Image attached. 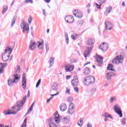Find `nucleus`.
<instances>
[{
  "instance_id": "obj_55",
  "label": "nucleus",
  "mask_w": 127,
  "mask_h": 127,
  "mask_svg": "<svg viewBox=\"0 0 127 127\" xmlns=\"http://www.w3.org/2000/svg\"><path fill=\"white\" fill-rule=\"evenodd\" d=\"M96 90H97V88H96V87H94L91 89V91L92 92H95Z\"/></svg>"
},
{
  "instance_id": "obj_9",
  "label": "nucleus",
  "mask_w": 127,
  "mask_h": 127,
  "mask_svg": "<svg viewBox=\"0 0 127 127\" xmlns=\"http://www.w3.org/2000/svg\"><path fill=\"white\" fill-rule=\"evenodd\" d=\"M105 29L106 30H112L114 28V25L111 23V22L105 21Z\"/></svg>"
},
{
  "instance_id": "obj_41",
  "label": "nucleus",
  "mask_w": 127,
  "mask_h": 127,
  "mask_svg": "<svg viewBox=\"0 0 127 127\" xmlns=\"http://www.w3.org/2000/svg\"><path fill=\"white\" fill-rule=\"evenodd\" d=\"M99 4H103L104 2H106V0H97Z\"/></svg>"
},
{
  "instance_id": "obj_20",
  "label": "nucleus",
  "mask_w": 127,
  "mask_h": 127,
  "mask_svg": "<svg viewBox=\"0 0 127 127\" xmlns=\"http://www.w3.org/2000/svg\"><path fill=\"white\" fill-rule=\"evenodd\" d=\"M91 72V70H90V68L89 67H85L83 69V74L85 75V76H88L89 74H90Z\"/></svg>"
},
{
  "instance_id": "obj_43",
  "label": "nucleus",
  "mask_w": 127,
  "mask_h": 127,
  "mask_svg": "<svg viewBox=\"0 0 127 127\" xmlns=\"http://www.w3.org/2000/svg\"><path fill=\"white\" fill-rule=\"evenodd\" d=\"M16 73H20V66L19 65H18L17 66V69H16Z\"/></svg>"
},
{
  "instance_id": "obj_26",
  "label": "nucleus",
  "mask_w": 127,
  "mask_h": 127,
  "mask_svg": "<svg viewBox=\"0 0 127 127\" xmlns=\"http://www.w3.org/2000/svg\"><path fill=\"white\" fill-rule=\"evenodd\" d=\"M29 48L31 49V50H34L35 49V42H31L30 44V46L29 47Z\"/></svg>"
},
{
  "instance_id": "obj_51",
  "label": "nucleus",
  "mask_w": 127,
  "mask_h": 127,
  "mask_svg": "<svg viewBox=\"0 0 127 127\" xmlns=\"http://www.w3.org/2000/svg\"><path fill=\"white\" fill-rule=\"evenodd\" d=\"M71 37L73 40H76V39H77V37H76V36L74 35H71Z\"/></svg>"
},
{
  "instance_id": "obj_29",
  "label": "nucleus",
  "mask_w": 127,
  "mask_h": 127,
  "mask_svg": "<svg viewBox=\"0 0 127 127\" xmlns=\"http://www.w3.org/2000/svg\"><path fill=\"white\" fill-rule=\"evenodd\" d=\"M16 112H12L11 110H9L5 113V115H16Z\"/></svg>"
},
{
  "instance_id": "obj_23",
  "label": "nucleus",
  "mask_w": 127,
  "mask_h": 127,
  "mask_svg": "<svg viewBox=\"0 0 127 127\" xmlns=\"http://www.w3.org/2000/svg\"><path fill=\"white\" fill-rule=\"evenodd\" d=\"M14 83H15V81H14V80H12V79H8V85L9 86V87H12L13 86Z\"/></svg>"
},
{
  "instance_id": "obj_12",
  "label": "nucleus",
  "mask_w": 127,
  "mask_h": 127,
  "mask_svg": "<svg viewBox=\"0 0 127 127\" xmlns=\"http://www.w3.org/2000/svg\"><path fill=\"white\" fill-rule=\"evenodd\" d=\"M99 49H101L102 51H107L109 48V46L107 43H103L99 47Z\"/></svg>"
},
{
  "instance_id": "obj_62",
  "label": "nucleus",
  "mask_w": 127,
  "mask_h": 127,
  "mask_svg": "<svg viewBox=\"0 0 127 127\" xmlns=\"http://www.w3.org/2000/svg\"><path fill=\"white\" fill-rule=\"evenodd\" d=\"M0 127H9L8 126H4L3 125H0Z\"/></svg>"
},
{
  "instance_id": "obj_13",
  "label": "nucleus",
  "mask_w": 127,
  "mask_h": 127,
  "mask_svg": "<svg viewBox=\"0 0 127 127\" xmlns=\"http://www.w3.org/2000/svg\"><path fill=\"white\" fill-rule=\"evenodd\" d=\"M73 14L75 17H77L78 18H82L83 17V14L80 11L78 10H74Z\"/></svg>"
},
{
  "instance_id": "obj_27",
  "label": "nucleus",
  "mask_w": 127,
  "mask_h": 127,
  "mask_svg": "<svg viewBox=\"0 0 127 127\" xmlns=\"http://www.w3.org/2000/svg\"><path fill=\"white\" fill-rule=\"evenodd\" d=\"M84 121V119H83V118H80L77 123V126H79V127H81L83 126V121Z\"/></svg>"
},
{
  "instance_id": "obj_24",
  "label": "nucleus",
  "mask_w": 127,
  "mask_h": 127,
  "mask_svg": "<svg viewBox=\"0 0 127 127\" xmlns=\"http://www.w3.org/2000/svg\"><path fill=\"white\" fill-rule=\"evenodd\" d=\"M55 116V121L57 124H59L60 123V120H59V114L58 113H57L56 114H54Z\"/></svg>"
},
{
  "instance_id": "obj_14",
  "label": "nucleus",
  "mask_w": 127,
  "mask_h": 127,
  "mask_svg": "<svg viewBox=\"0 0 127 127\" xmlns=\"http://www.w3.org/2000/svg\"><path fill=\"white\" fill-rule=\"evenodd\" d=\"M25 76H26V74L23 73L22 75V86L24 90H25V88H26V78Z\"/></svg>"
},
{
  "instance_id": "obj_60",
  "label": "nucleus",
  "mask_w": 127,
  "mask_h": 127,
  "mask_svg": "<svg viewBox=\"0 0 127 127\" xmlns=\"http://www.w3.org/2000/svg\"><path fill=\"white\" fill-rule=\"evenodd\" d=\"M70 78H71V75H67L66 76V80H69V79H70Z\"/></svg>"
},
{
  "instance_id": "obj_39",
  "label": "nucleus",
  "mask_w": 127,
  "mask_h": 127,
  "mask_svg": "<svg viewBox=\"0 0 127 127\" xmlns=\"http://www.w3.org/2000/svg\"><path fill=\"white\" fill-rule=\"evenodd\" d=\"M78 25H80V26H82V25H83V24H84V20H80L79 21H77Z\"/></svg>"
},
{
  "instance_id": "obj_31",
  "label": "nucleus",
  "mask_w": 127,
  "mask_h": 127,
  "mask_svg": "<svg viewBox=\"0 0 127 127\" xmlns=\"http://www.w3.org/2000/svg\"><path fill=\"white\" fill-rule=\"evenodd\" d=\"M16 21V18L15 17H13L11 23V27H12Z\"/></svg>"
},
{
  "instance_id": "obj_5",
  "label": "nucleus",
  "mask_w": 127,
  "mask_h": 127,
  "mask_svg": "<svg viewBox=\"0 0 127 127\" xmlns=\"http://www.w3.org/2000/svg\"><path fill=\"white\" fill-rule=\"evenodd\" d=\"M20 27L22 29V32H23V33L25 32V30L27 34L29 33V25L28 24L22 22L20 24Z\"/></svg>"
},
{
  "instance_id": "obj_40",
  "label": "nucleus",
  "mask_w": 127,
  "mask_h": 127,
  "mask_svg": "<svg viewBox=\"0 0 127 127\" xmlns=\"http://www.w3.org/2000/svg\"><path fill=\"white\" fill-rule=\"evenodd\" d=\"M45 45H46V53H47V52H48V50H49V45L48 44V43H46Z\"/></svg>"
},
{
  "instance_id": "obj_2",
  "label": "nucleus",
  "mask_w": 127,
  "mask_h": 127,
  "mask_svg": "<svg viewBox=\"0 0 127 127\" xmlns=\"http://www.w3.org/2000/svg\"><path fill=\"white\" fill-rule=\"evenodd\" d=\"M12 52V49L10 48H7L4 50V53L2 54V60L3 62H7L9 60L10 55Z\"/></svg>"
},
{
  "instance_id": "obj_35",
  "label": "nucleus",
  "mask_w": 127,
  "mask_h": 127,
  "mask_svg": "<svg viewBox=\"0 0 127 127\" xmlns=\"http://www.w3.org/2000/svg\"><path fill=\"white\" fill-rule=\"evenodd\" d=\"M32 110H33V105H31V107L28 109V112L26 114V115H27L28 114H29V113H31V112H32Z\"/></svg>"
},
{
  "instance_id": "obj_33",
  "label": "nucleus",
  "mask_w": 127,
  "mask_h": 127,
  "mask_svg": "<svg viewBox=\"0 0 127 127\" xmlns=\"http://www.w3.org/2000/svg\"><path fill=\"white\" fill-rule=\"evenodd\" d=\"M7 8H8L7 6H4L3 10L2 11V14H4V13L6 12V11H7Z\"/></svg>"
},
{
  "instance_id": "obj_53",
  "label": "nucleus",
  "mask_w": 127,
  "mask_h": 127,
  "mask_svg": "<svg viewBox=\"0 0 127 127\" xmlns=\"http://www.w3.org/2000/svg\"><path fill=\"white\" fill-rule=\"evenodd\" d=\"M74 90L76 93H79V88H78V87H74Z\"/></svg>"
},
{
  "instance_id": "obj_48",
  "label": "nucleus",
  "mask_w": 127,
  "mask_h": 127,
  "mask_svg": "<svg viewBox=\"0 0 127 127\" xmlns=\"http://www.w3.org/2000/svg\"><path fill=\"white\" fill-rule=\"evenodd\" d=\"M121 124L123 126H125L126 125V119H123V120L121 121Z\"/></svg>"
},
{
  "instance_id": "obj_25",
  "label": "nucleus",
  "mask_w": 127,
  "mask_h": 127,
  "mask_svg": "<svg viewBox=\"0 0 127 127\" xmlns=\"http://www.w3.org/2000/svg\"><path fill=\"white\" fill-rule=\"evenodd\" d=\"M49 63L50 64V66L49 67V68H51V67H52L53 64H54V58H51L49 61Z\"/></svg>"
},
{
  "instance_id": "obj_45",
  "label": "nucleus",
  "mask_w": 127,
  "mask_h": 127,
  "mask_svg": "<svg viewBox=\"0 0 127 127\" xmlns=\"http://www.w3.org/2000/svg\"><path fill=\"white\" fill-rule=\"evenodd\" d=\"M114 68V65L112 64H109L108 66H107V69H112Z\"/></svg>"
},
{
  "instance_id": "obj_50",
  "label": "nucleus",
  "mask_w": 127,
  "mask_h": 127,
  "mask_svg": "<svg viewBox=\"0 0 127 127\" xmlns=\"http://www.w3.org/2000/svg\"><path fill=\"white\" fill-rule=\"evenodd\" d=\"M67 101L70 103L73 101V98L72 97H69L67 98Z\"/></svg>"
},
{
  "instance_id": "obj_6",
  "label": "nucleus",
  "mask_w": 127,
  "mask_h": 127,
  "mask_svg": "<svg viewBox=\"0 0 127 127\" xmlns=\"http://www.w3.org/2000/svg\"><path fill=\"white\" fill-rule=\"evenodd\" d=\"M114 109L115 113H117L120 116V118H123V112L120 106L116 105L114 107Z\"/></svg>"
},
{
  "instance_id": "obj_17",
  "label": "nucleus",
  "mask_w": 127,
  "mask_h": 127,
  "mask_svg": "<svg viewBox=\"0 0 127 127\" xmlns=\"http://www.w3.org/2000/svg\"><path fill=\"white\" fill-rule=\"evenodd\" d=\"M12 79L14 82H15V83L16 84L18 83V80L20 79V75L17 73H15L12 75Z\"/></svg>"
},
{
  "instance_id": "obj_58",
  "label": "nucleus",
  "mask_w": 127,
  "mask_h": 127,
  "mask_svg": "<svg viewBox=\"0 0 127 127\" xmlns=\"http://www.w3.org/2000/svg\"><path fill=\"white\" fill-rule=\"evenodd\" d=\"M52 99H53V97H51L50 98L48 99L47 100V103H49V102H50V101H51V100H52Z\"/></svg>"
},
{
  "instance_id": "obj_42",
  "label": "nucleus",
  "mask_w": 127,
  "mask_h": 127,
  "mask_svg": "<svg viewBox=\"0 0 127 127\" xmlns=\"http://www.w3.org/2000/svg\"><path fill=\"white\" fill-rule=\"evenodd\" d=\"M41 83V79H39L38 82L36 83V87L38 88V87H39V85H40Z\"/></svg>"
},
{
  "instance_id": "obj_44",
  "label": "nucleus",
  "mask_w": 127,
  "mask_h": 127,
  "mask_svg": "<svg viewBox=\"0 0 127 127\" xmlns=\"http://www.w3.org/2000/svg\"><path fill=\"white\" fill-rule=\"evenodd\" d=\"M30 2V3H33V0H25L24 3H28Z\"/></svg>"
},
{
  "instance_id": "obj_54",
  "label": "nucleus",
  "mask_w": 127,
  "mask_h": 127,
  "mask_svg": "<svg viewBox=\"0 0 127 127\" xmlns=\"http://www.w3.org/2000/svg\"><path fill=\"white\" fill-rule=\"evenodd\" d=\"M42 11H43V14H44V15L45 16H46V11H45V9H43Z\"/></svg>"
},
{
  "instance_id": "obj_61",
  "label": "nucleus",
  "mask_w": 127,
  "mask_h": 127,
  "mask_svg": "<svg viewBox=\"0 0 127 127\" xmlns=\"http://www.w3.org/2000/svg\"><path fill=\"white\" fill-rule=\"evenodd\" d=\"M3 71V68H2V67H0V74H1V73H2Z\"/></svg>"
},
{
  "instance_id": "obj_30",
  "label": "nucleus",
  "mask_w": 127,
  "mask_h": 127,
  "mask_svg": "<svg viewBox=\"0 0 127 127\" xmlns=\"http://www.w3.org/2000/svg\"><path fill=\"white\" fill-rule=\"evenodd\" d=\"M43 40H42V42L39 43L38 45V48H39V49H43V46H42L43 45Z\"/></svg>"
},
{
  "instance_id": "obj_57",
  "label": "nucleus",
  "mask_w": 127,
  "mask_h": 127,
  "mask_svg": "<svg viewBox=\"0 0 127 127\" xmlns=\"http://www.w3.org/2000/svg\"><path fill=\"white\" fill-rule=\"evenodd\" d=\"M27 98H29V97H30V91L28 90V94L27 95Z\"/></svg>"
},
{
  "instance_id": "obj_22",
  "label": "nucleus",
  "mask_w": 127,
  "mask_h": 127,
  "mask_svg": "<svg viewBox=\"0 0 127 127\" xmlns=\"http://www.w3.org/2000/svg\"><path fill=\"white\" fill-rule=\"evenodd\" d=\"M94 43H95V39L93 38L89 39L87 42V45H88V46H90L92 44H94Z\"/></svg>"
},
{
  "instance_id": "obj_56",
  "label": "nucleus",
  "mask_w": 127,
  "mask_h": 127,
  "mask_svg": "<svg viewBox=\"0 0 127 127\" xmlns=\"http://www.w3.org/2000/svg\"><path fill=\"white\" fill-rule=\"evenodd\" d=\"M59 94V92H57V93L55 94H51V96L52 97V98H53V97L55 96H57V95Z\"/></svg>"
},
{
  "instance_id": "obj_37",
  "label": "nucleus",
  "mask_w": 127,
  "mask_h": 127,
  "mask_svg": "<svg viewBox=\"0 0 127 127\" xmlns=\"http://www.w3.org/2000/svg\"><path fill=\"white\" fill-rule=\"evenodd\" d=\"M27 121V118H25L24 120V122L23 124H22V125L21 126V127H26V122Z\"/></svg>"
},
{
  "instance_id": "obj_3",
  "label": "nucleus",
  "mask_w": 127,
  "mask_h": 127,
  "mask_svg": "<svg viewBox=\"0 0 127 127\" xmlns=\"http://www.w3.org/2000/svg\"><path fill=\"white\" fill-rule=\"evenodd\" d=\"M95 83V77L92 75L86 76L83 80V84L85 86H89Z\"/></svg>"
},
{
  "instance_id": "obj_46",
  "label": "nucleus",
  "mask_w": 127,
  "mask_h": 127,
  "mask_svg": "<svg viewBox=\"0 0 127 127\" xmlns=\"http://www.w3.org/2000/svg\"><path fill=\"white\" fill-rule=\"evenodd\" d=\"M31 21H32V18L31 17V16L29 15L28 16V22L30 24H31Z\"/></svg>"
},
{
  "instance_id": "obj_10",
  "label": "nucleus",
  "mask_w": 127,
  "mask_h": 127,
  "mask_svg": "<svg viewBox=\"0 0 127 127\" xmlns=\"http://www.w3.org/2000/svg\"><path fill=\"white\" fill-rule=\"evenodd\" d=\"M64 70L66 72H71L74 70V65L70 64H66L65 66Z\"/></svg>"
},
{
  "instance_id": "obj_49",
  "label": "nucleus",
  "mask_w": 127,
  "mask_h": 127,
  "mask_svg": "<svg viewBox=\"0 0 127 127\" xmlns=\"http://www.w3.org/2000/svg\"><path fill=\"white\" fill-rule=\"evenodd\" d=\"M108 114L107 113H105L102 115L103 118H108Z\"/></svg>"
},
{
  "instance_id": "obj_38",
  "label": "nucleus",
  "mask_w": 127,
  "mask_h": 127,
  "mask_svg": "<svg viewBox=\"0 0 127 127\" xmlns=\"http://www.w3.org/2000/svg\"><path fill=\"white\" fill-rule=\"evenodd\" d=\"M49 127H57L56 126V124L54 123H50L49 124Z\"/></svg>"
},
{
  "instance_id": "obj_59",
  "label": "nucleus",
  "mask_w": 127,
  "mask_h": 127,
  "mask_svg": "<svg viewBox=\"0 0 127 127\" xmlns=\"http://www.w3.org/2000/svg\"><path fill=\"white\" fill-rule=\"evenodd\" d=\"M107 117H108L107 118H110V119H111V120H114V118H113V117H112L110 114H108Z\"/></svg>"
},
{
  "instance_id": "obj_28",
  "label": "nucleus",
  "mask_w": 127,
  "mask_h": 127,
  "mask_svg": "<svg viewBox=\"0 0 127 127\" xmlns=\"http://www.w3.org/2000/svg\"><path fill=\"white\" fill-rule=\"evenodd\" d=\"M113 8L111 6H109L106 8V11L104 12V14L110 13L112 11Z\"/></svg>"
},
{
  "instance_id": "obj_21",
  "label": "nucleus",
  "mask_w": 127,
  "mask_h": 127,
  "mask_svg": "<svg viewBox=\"0 0 127 127\" xmlns=\"http://www.w3.org/2000/svg\"><path fill=\"white\" fill-rule=\"evenodd\" d=\"M58 89V85H57V83H53V84L52 86V90L51 91V92H52V91H55L56 92Z\"/></svg>"
},
{
  "instance_id": "obj_18",
  "label": "nucleus",
  "mask_w": 127,
  "mask_h": 127,
  "mask_svg": "<svg viewBox=\"0 0 127 127\" xmlns=\"http://www.w3.org/2000/svg\"><path fill=\"white\" fill-rule=\"evenodd\" d=\"M106 76L107 77V80L109 81L112 79V77L116 76V73H114L112 72L107 73Z\"/></svg>"
},
{
  "instance_id": "obj_11",
  "label": "nucleus",
  "mask_w": 127,
  "mask_h": 127,
  "mask_svg": "<svg viewBox=\"0 0 127 127\" xmlns=\"http://www.w3.org/2000/svg\"><path fill=\"white\" fill-rule=\"evenodd\" d=\"M64 20L67 23H72V22H74V17L72 15L66 16L64 18Z\"/></svg>"
},
{
  "instance_id": "obj_16",
  "label": "nucleus",
  "mask_w": 127,
  "mask_h": 127,
  "mask_svg": "<svg viewBox=\"0 0 127 127\" xmlns=\"http://www.w3.org/2000/svg\"><path fill=\"white\" fill-rule=\"evenodd\" d=\"M71 84L72 86H78V84H79V79L77 76L73 77V79L71 80Z\"/></svg>"
},
{
  "instance_id": "obj_47",
  "label": "nucleus",
  "mask_w": 127,
  "mask_h": 127,
  "mask_svg": "<svg viewBox=\"0 0 127 127\" xmlns=\"http://www.w3.org/2000/svg\"><path fill=\"white\" fill-rule=\"evenodd\" d=\"M95 4L96 5V7L97 8H98V9H101V6L102 5V4H98L97 3H95Z\"/></svg>"
},
{
  "instance_id": "obj_63",
  "label": "nucleus",
  "mask_w": 127,
  "mask_h": 127,
  "mask_svg": "<svg viewBox=\"0 0 127 127\" xmlns=\"http://www.w3.org/2000/svg\"><path fill=\"white\" fill-rule=\"evenodd\" d=\"M87 127H92V124H91L90 123H88L87 124Z\"/></svg>"
},
{
  "instance_id": "obj_34",
  "label": "nucleus",
  "mask_w": 127,
  "mask_h": 127,
  "mask_svg": "<svg viewBox=\"0 0 127 127\" xmlns=\"http://www.w3.org/2000/svg\"><path fill=\"white\" fill-rule=\"evenodd\" d=\"M65 41L66 42V44H68V43H69V38L68 37V34L67 33H65Z\"/></svg>"
},
{
  "instance_id": "obj_4",
  "label": "nucleus",
  "mask_w": 127,
  "mask_h": 127,
  "mask_svg": "<svg viewBox=\"0 0 127 127\" xmlns=\"http://www.w3.org/2000/svg\"><path fill=\"white\" fill-rule=\"evenodd\" d=\"M124 61V56L123 55H119L116 56L113 60L112 64L114 65H119L122 64Z\"/></svg>"
},
{
  "instance_id": "obj_7",
  "label": "nucleus",
  "mask_w": 127,
  "mask_h": 127,
  "mask_svg": "<svg viewBox=\"0 0 127 127\" xmlns=\"http://www.w3.org/2000/svg\"><path fill=\"white\" fill-rule=\"evenodd\" d=\"M75 104L73 103H70L67 110L68 114H70V115L74 114V112H75Z\"/></svg>"
},
{
  "instance_id": "obj_52",
  "label": "nucleus",
  "mask_w": 127,
  "mask_h": 127,
  "mask_svg": "<svg viewBox=\"0 0 127 127\" xmlns=\"http://www.w3.org/2000/svg\"><path fill=\"white\" fill-rule=\"evenodd\" d=\"M65 94H70V89L69 88H68V87H66Z\"/></svg>"
},
{
  "instance_id": "obj_8",
  "label": "nucleus",
  "mask_w": 127,
  "mask_h": 127,
  "mask_svg": "<svg viewBox=\"0 0 127 127\" xmlns=\"http://www.w3.org/2000/svg\"><path fill=\"white\" fill-rule=\"evenodd\" d=\"M96 59L97 66H98V67H101V66H102V64L104 63V62L103 61V57L101 56H97L96 57Z\"/></svg>"
},
{
  "instance_id": "obj_36",
  "label": "nucleus",
  "mask_w": 127,
  "mask_h": 127,
  "mask_svg": "<svg viewBox=\"0 0 127 127\" xmlns=\"http://www.w3.org/2000/svg\"><path fill=\"white\" fill-rule=\"evenodd\" d=\"M0 65H1L0 68H2L3 69L4 67H6V66H7V64L0 63Z\"/></svg>"
},
{
  "instance_id": "obj_32",
  "label": "nucleus",
  "mask_w": 127,
  "mask_h": 127,
  "mask_svg": "<svg viewBox=\"0 0 127 127\" xmlns=\"http://www.w3.org/2000/svg\"><path fill=\"white\" fill-rule=\"evenodd\" d=\"M116 100H117V98L116 97V96L111 97L110 100V102L114 103V102H115V101H116Z\"/></svg>"
},
{
  "instance_id": "obj_19",
  "label": "nucleus",
  "mask_w": 127,
  "mask_h": 127,
  "mask_svg": "<svg viewBox=\"0 0 127 127\" xmlns=\"http://www.w3.org/2000/svg\"><path fill=\"white\" fill-rule=\"evenodd\" d=\"M60 109L62 112H64L67 110V105L66 104L63 103L60 106Z\"/></svg>"
},
{
  "instance_id": "obj_1",
  "label": "nucleus",
  "mask_w": 127,
  "mask_h": 127,
  "mask_svg": "<svg viewBox=\"0 0 127 127\" xmlns=\"http://www.w3.org/2000/svg\"><path fill=\"white\" fill-rule=\"evenodd\" d=\"M25 102H26V95L22 98L21 101H17V106L12 107L11 109H12L11 111H13V112H18V111L20 110V108L23 106Z\"/></svg>"
},
{
  "instance_id": "obj_64",
  "label": "nucleus",
  "mask_w": 127,
  "mask_h": 127,
  "mask_svg": "<svg viewBox=\"0 0 127 127\" xmlns=\"http://www.w3.org/2000/svg\"><path fill=\"white\" fill-rule=\"evenodd\" d=\"M45 0V1H46V2H47V3H49V2H50V1H51V0Z\"/></svg>"
},
{
  "instance_id": "obj_15",
  "label": "nucleus",
  "mask_w": 127,
  "mask_h": 127,
  "mask_svg": "<svg viewBox=\"0 0 127 127\" xmlns=\"http://www.w3.org/2000/svg\"><path fill=\"white\" fill-rule=\"evenodd\" d=\"M93 49V47H88L86 48V50L84 52V56L85 57V58H87L89 56V55L90 53H91V51H92V50Z\"/></svg>"
}]
</instances>
